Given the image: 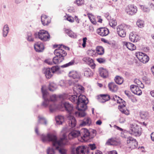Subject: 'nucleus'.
Listing matches in <instances>:
<instances>
[{"label": "nucleus", "mask_w": 154, "mask_h": 154, "mask_svg": "<svg viewBox=\"0 0 154 154\" xmlns=\"http://www.w3.org/2000/svg\"><path fill=\"white\" fill-rule=\"evenodd\" d=\"M42 142L51 141L53 143L54 146L56 147V149L58 150L61 154H66L67 151L63 148H61L62 146L66 144L67 139L65 134L63 135V137L58 140L56 136L53 134L48 133L47 135L42 134L41 136Z\"/></svg>", "instance_id": "1"}, {"label": "nucleus", "mask_w": 154, "mask_h": 154, "mask_svg": "<svg viewBox=\"0 0 154 154\" xmlns=\"http://www.w3.org/2000/svg\"><path fill=\"white\" fill-rule=\"evenodd\" d=\"M46 86H43L42 87L41 89L43 94V98L44 100L42 105L46 107L49 105V109L50 112H54L57 109H60V107L57 106L53 102L57 100V97L55 95L50 96L45 90Z\"/></svg>", "instance_id": "2"}, {"label": "nucleus", "mask_w": 154, "mask_h": 154, "mask_svg": "<svg viewBox=\"0 0 154 154\" xmlns=\"http://www.w3.org/2000/svg\"><path fill=\"white\" fill-rule=\"evenodd\" d=\"M67 98L72 102L77 104L76 108L78 110H85L87 108V104L88 103L87 98L84 95L80 94L69 95Z\"/></svg>", "instance_id": "3"}, {"label": "nucleus", "mask_w": 154, "mask_h": 154, "mask_svg": "<svg viewBox=\"0 0 154 154\" xmlns=\"http://www.w3.org/2000/svg\"><path fill=\"white\" fill-rule=\"evenodd\" d=\"M58 48L55 50L54 52L55 56L53 58L52 61L53 63L55 64H58L64 60V57L67 55L66 52L61 48H63L68 50H69L68 47L63 45H61Z\"/></svg>", "instance_id": "4"}, {"label": "nucleus", "mask_w": 154, "mask_h": 154, "mask_svg": "<svg viewBox=\"0 0 154 154\" xmlns=\"http://www.w3.org/2000/svg\"><path fill=\"white\" fill-rule=\"evenodd\" d=\"M62 105L64 107L66 111L69 113L67 118L69 126L72 128L74 127L76 125V121L74 117L71 115L73 110V106L67 102L64 103Z\"/></svg>", "instance_id": "5"}, {"label": "nucleus", "mask_w": 154, "mask_h": 154, "mask_svg": "<svg viewBox=\"0 0 154 154\" xmlns=\"http://www.w3.org/2000/svg\"><path fill=\"white\" fill-rule=\"evenodd\" d=\"M34 35L36 38H38L43 41H47L50 38L48 32L44 30H40L38 32L35 33Z\"/></svg>", "instance_id": "6"}, {"label": "nucleus", "mask_w": 154, "mask_h": 154, "mask_svg": "<svg viewBox=\"0 0 154 154\" xmlns=\"http://www.w3.org/2000/svg\"><path fill=\"white\" fill-rule=\"evenodd\" d=\"M130 133L135 136H140L141 134L140 128L135 124H132L130 125Z\"/></svg>", "instance_id": "7"}, {"label": "nucleus", "mask_w": 154, "mask_h": 154, "mask_svg": "<svg viewBox=\"0 0 154 154\" xmlns=\"http://www.w3.org/2000/svg\"><path fill=\"white\" fill-rule=\"evenodd\" d=\"M72 154H88L85 147L84 146H79L76 148H72L71 150Z\"/></svg>", "instance_id": "8"}, {"label": "nucleus", "mask_w": 154, "mask_h": 154, "mask_svg": "<svg viewBox=\"0 0 154 154\" xmlns=\"http://www.w3.org/2000/svg\"><path fill=\"white\" fill-rule=\"evenodd\" d=\"M136 56L141 62H143L144 63H146L149 60V57L142 52H136Z\"/></svg>", "instance_id": "9"}, {"label": "nucleus", "mask_w": 154, "mask_h": 154, "mask_svg": "<svg viewBox=\"0 0 154 154\" xmlns=\"http://www.w3.org/2000/svg\"><path fill=\"white\" fill-rule=\"evenodd\" d=\"M125 11L128 14L133 15L137 13V9L136 6L132 5H129L126 7Z\"/></svg>", "instance_id": "10"}, {"label": "nucleus", "mask_w": 154, "mask_h": 154, "mask_svg": "<svg viewBox=\"0 0 154 154\" xmlns=\"http://www.w3.org/2000/svg\"><path fill=\"white\" fill-rule=\"evenodd\" d=\"M125 28L126 26L125 24H121L118 26L117 28V32L119 36L124 37L126 36Z\"/></svg>", "instance_id": "11"}, {"label": "nucleus", "mask_w": 154, "mask_h": 154, "mask_svg": "<svg viewBox=\"0 0 154 154\" xmlns=\"http://www.w3.org/2000/svg\"><path fill=\"white\" fill-rule=\"evenodd\" d=\"M127 143L128 144L129 147L131 149H133L137 147V142L136 140L131 137L128 138Z\"/></svg>", "instance_id": "12"}, {"label": "nucleus", "mask_w": 154, "mask_h": 154, "mask_svg": "<svg viewBox=\"0 0 154 154\" xmlns=\"http://www.w3.org/2000/svg\"><path fill=\"white\" fill-rule=\"evenodd\" d=\"M90 133L85 128L82 129L80 131V136L84 140L86 141L90 138Z\"/></svg>", "instance_id": "13"}, {"label": "nucleus", "mask_w": 154, "mask_h": 154, "mask_svg": "<svg viewBox=\"0 0 154 154\" xmlns=\"http://www.w3.org/2000/svg\"><path fill=\"white\" fill-rule=\"evenodd\" d=\"M73 89L74 91L78 95L83 93L84 91V88L79 85H75L73 87Z\"/></svg>", "instance_id": "14"}, {"label": "nucleus", "mask_w": 154, "mask_h": 154, "mask_svg": "<svg viewBox=\"0 0 154 154\" xmlns=\"http://www.w3.org/2000/svg\"><path fill=\"white\" fill-rule=\"evenodd\" d=\"M130 89L132 92L135 94L140 95L142 93L141 90L139 89L138 86L131 85L130 86Z\"/></svg>", "instance_id": "15"}, {"label": "nucleus", "mask_w": 154, "mask_h": 154, "mask_svg": "<svg viewBox=\"0 0 154 154\" xmlns=\"http://www.w3.org/2000/svg\"><path fill=\"white\" fill-rule=\"evenodd\" d=\"M34 48L36 51L40 52L43 51L44 46L42 43L40 42H38L34 44Z\"/></svg>", "instance_id": "16"}, {"label": "nucleus", "mask_w": 154, "mask_h": 154, "mask_svg": "<svg viewBox=\"0 0 154 154\" xmlns=\"http://www.w3.org/2000/svg\"><path fill=\"white\" fill-rule=\"evenodd\" d=\"M97 32L99 35L102 36L107 35L109 32V30L106 28H101L98 29Z\"/></svg>", "instance_id": "17"}, {"label": "nucleus", "mask_w": 154, "mask_h": 154, "mask_svg": "<svg viewBox=\"0 0 154 154\" xmlns=\"http://www.w3.org/2000/svg\"><path fill=\"white\" fill-rule=\"evenodd\" d=\"M106 144L108 145L118 146L120 145L121 143L119 141L116 140L115 139L111 138L108 140Z\"/></svg>", "instance_id": "18"}, {"label": "nucleus", "mask_w": 154, "mask_h": 154, "mask_svg": "<svg viewBox=\"0 0 154 154\" xmlns=\"http://www.w3.org/2000/svg\"><path fill=\"white\" fill-rule=\"evenodd\" d=\"M69 75L71 78L75 79V81L76 82L78 81V80L80 78V75L79 73L75 71L69 72Z\"/></svg>", "instance_id": "19"}, {"label": "nucleus", "mask_w": 154, "mask_h": 154, "mask_svg": "<svg viewBox=\"0 0 154 154\" xmlns=\"http://www.w3.org/2000/svg\"><path fill=\"white\" fill-rule=\"evenodd\" d=\"M99 102L103 103L110 99V96L108 94H100L99 96Z\"/></svg>", "instance_id": "20"}, {"label": "nucleus", "mask_w": 154, "mask_h": 154, "mask_svg": "<svg viewBox=\"0 0 154 154\" xmlns=\"http://www.w3.org/2000/svg\"><path fill=\"white\" fill-rule=\"evenodd\" d=\"M41 21L42 24L44 26L47 25L51 22L50 19L44 14L42 15Z\"/></svg>", "instance_id": "21"}, {"label": "nucleus", "mask_w": 154, "mask_h": 154, "mask_svg": "<svg viewBox=\"0 0 154 154\" xmlns=\"http://www.w3.org/2000/svg\"><path fill=\"white\" fill-rule=\"evenodd\" d=\"M99 72L100 75L102 77L106 78L108 77V72L106 69L102 68H100Z\"/></svg>", "instance_id": "22"}, {"label": "nucleus", "mask_w": 154, "mask_h": 154, "mask_svg": "<svg viewBox=\"0 0 154 154\" xmlns=\"http://www.w3.org/2000/svg\"><path fill=\"white\" fill-rule=\"evenodd\" d=\"M129 38L130 40L134 42H137L139 39V36L136 34H134L133 32L130 33Z\"/></svg>", "instance_id": "23"}, {"label": "nucleus", "mask_w": 154, "mask_h": 154, "mask_svg": "<svg viewBox=\"0 0 154 154\" xmlns=\"http://www.w3.org/2000/svg\"><path fill=\"white\" fill-rule=\"evenodd\" d=\"M80 135V131H74L70 132L68 135V137L69 139Z\"/></svg>", "instance_id": "24"}, {"label": "nucleus", "mask_w": 154, "mask_h": 154, "mask_svg": "<svg viewBox=\"0 0 154 154\" xmlns=\"http://www.w3.org/2000/svg\"><path fill=\"white\" fill-rule=\"evenodd\" d=\"M108 87L109 90L112 92H116L118 90V87L113 82L109 83Z\"/></svg>", "instance_id": "25"}, {"label": "nucleus", "mask_w": 154, "mask_h": 154, "mask_svg": "<svg viewBox=\"0 0 154 154\" xmlns=\"http://www.w3.org/2000/svg\"><path fill=\"white\" fill-rule=\"evenodd\" d=\"M123 45L124 46H125L130 50H134L136 49V46L133 44L129 42H124Z\"/></svg>", "instance_id": "26"}, {"label": "nucleus", "mask_w": 154, "mask_h": 154, "mask_svg": "<svg viewBox=\"0 0 154 154\" xmlns=\"http://www.w3.org/2000/svg\"><path fill=\"white\" fill-rule=\"evenodd\" d=\"M44 73L46 77L48 79H50L53 75V73L50 68L45 69L44 70Z\"/></svg>", "instance_id": "27"}, {"label": "nucleus", "mask_w": 154, "mask_h": 154, "mask_svg": "<svg viewBox=\"0 0 154 154\" xmlns=\"http://www.w3.org/2000/svg\"><path fill=\"white\" fill-rule=\"evenodd\" d=\"M125 105L124 104L122 105H120L119 106V109L122 113L128 115L129 114V112L128 110L125 109Z\"/></svg>", "instance_id": "28"}, {"label": "nucleus", "mask_w": 154, "mask_h": 154, "mask_svg": "<svg viewBox=\"0 0 154 154\" xmlns=\"http://www.w3.org/2000/svg\"><path fill=\"white\" fill-rule=\"evenodd\" d=\"M83 71L84 75L86 77H90L92 75V72L90 69L89 68H84Z\"/></svg>", "instance_id": "29"}, {"label": "nucleus", "mask_w": 154, "mask_h": 154, "mask_svg": "<svg viewBox=\"0 0 154 154\" xmlns=\"http://www.w3.org/2000/svg\"><path fill=\"white\" fill-rule=\"evenodd\" d=\"M91 120L90 118H87L85 119L80 124V125L82 126L85 125L89 126L91 124Z\"/></svg>", "instance_id": "30"}, {"label": "nucleus", "mask_w": 154, "mask_h": 154, "mask_svg": "<svg viewBox=\"0 0 154 154\" xmlns=\"http://www.w3.org/2000/svg\"><path fill=\"white\" fill-rule=\"evenodd\" d=\"M51 142V141H47L44 143L47 142ZM51 142H52V141ZM53 147H49L47 149V154H55V150L53 147H54L56 150H58L57 149H56V147L55 146H54L53 145Z\"/></svg>", "instance_id": "31"}, {"label": "nucleus", "mask_w": 154, "mask_h": 154, "mask_svg": "<svg viewBox=\"0 0 154 154\" xmlns=\"http://www.w3.org/2000/svg\"><path fill=\"white\" fill-rule=\"evenodd\" d=\"M55 120L57 124L60 125L64 122V118L63 116L59 115L56 117Z\"/></svg>", "instance_id": "32"}, {"label": "nucleus", "mask_w": 154, "mask_h": 154, "mask_svg": "<svg viewBox=\"0 0 154 154\" xmlns=\"http://www.w3.org/2000/svg\"><path fill=\"white\" fill-rule=\"evenodd\" d=\"M51 69L52 73H56L57 74L60 73V68L58 66H52Z\"/></svg>", "instance_id": "33"}, {"label": "nucleus", "mask_w": 154, "mask_h": 154, "mask_svg": "<svg viewBox=\"0 0 154 154\" xmlns=\"http://www.w3.org/2000/svg\"><path fill=\"white\" fill-rule=\"evenodd\" d=\"M9 28L7 25H5L3 27V34L4 37H6L9 32Z\"/></svg>", "instance_id": "34"}, {"label": "nucleus", "mask_w": 154, "mask_h": 154, "mask_svg": "<svg viewBox=\"0 0 154 154\" xmlns=\"http://www.w3.org/2000/svg\"><path fill=\"white\" fill-rule=\"evenodd\" d=\"M96 51L97 54L100 55H103L104 53V49L102 46L97 47L96 48Z\"/></svg>", "instance_id": "35"}, {"label": "nucleus", "mask_w": 154, "mask_h": 154, "mask_svg": "<svg viewBox=\"0 0 154 154\" xmlns=\"http://www.w3.org/2000/svg\"><path fill=\"white\" fill-rule=\"evenodd\" d=\"M114 80L115 82L119 85L122 84L123 82V78L119 76H116L115 77Z\"/></svg>", "instance_id": "36"}, {"label": "nucleus", "mask_w": 154, "mask_h": 154, "mask_svg": "<svg viewBox=\"0 0 154 154\" xmlns=\"http://www.w3.org/2000/svg\"><path fill=\"white\" fill-rule=\"evenodd\" d=\"M38 124L41 123L42 124H44L45 125H47V121L44 117L39 116L38 117Z\"/></svg>", "instance_id": "37"}, {"label": "nucleus", "mask_w": 154, "mask_h": 154, "mask_svg": "<svg viewBox=\"0 0 154 154\" xmlns=\"http://www.w3.org/2000/svg\"><path fill=\"white\" fill-rule=\"evenodd\" d=\"M140 115L141 118L143 119H148L149 116L148 113L146 111L141 112Z\"/></svg>", "instance_id": "38"}, {"label": "nucleus", "mask_w": 154, "mask_h": 154, "mask_svg": "<svg viewBox=\"0 0 154 154\" xmlns=\"http://www.w3.org/2000/svg\"><path fill=\"white\" fill-rule=\"evenodd\" d=\"M57 88V86L54 82H51L50 83L49 89L50 91H53L56 89Z\"/></svg>", "instance_id": "39"}, {"label": "nucleus", "mask_w": 154, "mask_h": 154, "mask_svg": "<svg viewBox=\"0 0 154 154\" xmlns=\"http://www.w3.org/2000/svg\"><path fill=\"white\" fill-rule=\"evenodd\" d=\"M65 32L70 37L74 38L76 37V35L71 30L67 29L65 30Z\"/></svg>", "instance_id": "40"}, {"label": "nucleus", "mask_w": 154, "mask_h": 154, "mask_svg": "<svg viewBox=\"0 0 154 154\" xmlns=\"http://www.w3.org/2000/svg\"><path fill=\"white\" fill-rule=\"evenodd\" d=\"M92 69H94L95 67V65L94 63V60L90 58L89 61L87 63Z\"/></svg>", "instance_id": "41"}, {"label": "nucleus", "mask_w": 154, "mask_h": 154, "mask_svg": "<svg viewBox=\"0 0 154 154\" xmlns=\"http://www.w3.org/2000/svg\"><path fill=\"white\" fill-rule=\"evenodd\" d=\"M137 26L139 28H142L144 26V21L140 19L138 20L136 23Z\"/></svg>", "instance_id": "42"}, {"label": "nucleus", "mask_w": 154, "mask_h": 154, "mask_svg": "<svg viewBox=\"0 0 154 154\" xmlns=\"http://www.w3.org/2000/svg\"><path fill=\"white\" fill-rule=\"evenodd\" d=\"M109 21L110 26L112 27H114L117 24L116 20L113 19H111Z\"/></svg>", "instance_id": "43"}, {"label": "nucleus", "mask_w": 154, "mask_h": 154, "mask_svg": "<svg viewBox=\"0 0 154 154\" xmlns=\"http://www.w3.org/2000/svg\"><path fill=\"white\" fill-rule=\"evenodd\" d=\"M74 63V61H72L68 63L61 66V67L62 68H66L68 67L73 64Z\"/></svg>", "instance_id": "44"}, {"label": "nucleus", "mask_w": 154, "mask_h": 154, "mask_svg": "<svg viewBox=\"0 0 154 154\" xmlns=\"http://www.w3.org/2000/svg\"><path fill=\"white\" fill-rule=\"evenodd\" d=\"M27 39L28 41L29 42H33L34 41V38L32 37V34L31 32L28 33Z\"/></svg>", "instance_id": "45"}, {"label": "nucleus", "mask_w": 154, "mask_h": 154, "mask_svg": "<svg viewBox=\"0 0 154 154\" xmlns=\"http://www.w3.org/2000/svg\"><path fill=\"white\" fill-rule=\"evenodd\" d=\"M141 9L143 11L146 12H149V9L147 7L143 5L140 6Z\"/></svg>", "instance_id": "46"}, {"label": "nucleus", "mask_w": 154, "mask_h": 154, "mask_svg": "<svg viewBox=\"0 0 154 154\" xmlns=\"http://www.w3.org/2000/svg\"><path fill=\"white\" fill-rule=\"evenodd\" d=\"M87 109V108L85 110H78L79 111H81L79 113V117H82L85 116L86 114L84 111Z\"/></svg>", "instance_id": "47"}, {"label": "nucleus", "mask_w": 154, "mask_h": 154, "mask_svg": "<svg viewBox=\"0 0 154 154\" xmlns=\"http://www.w3.org/2000/svg\"><path fill=\"white\" fill-rule=\"evenodd\" d=\"M96 60L100 63H104L106 62V60L104 58H100L97 59Z\"/></svg>", "instance_id": "48"}, {"label": "nucleus", "mask_w": 154, "mask_h": 154, "mask_svg": "<svg viewBox=\"0 0 154 154\" xmlns=\"http://www.w3.org/2000/svg\"><path fill=\"white\" fill-rule=\"evenodd\" d=\"M117 102L118 103H122V104H121L120 105H122L123 104H125V102L119 97H118V100H117Z\"/></svg>", "instance_id": "49"}, {"label": "nucleus", "mask_w": 154, "mask_h": 154, "mask_svg": "<svg viewBox=\"0 0 154 154\" xmlns=\"http://www.w3.org/2000/svg\"><path fill=\"white\" fill-rule=\"evenodd\" d=\"M66 19L67 20L71 23H73L74 22L73 18L71 16H69L68 15L67 16V17L66 18Z\"/></svg>", "instance_id": "50"}, {"label": "nucleus", "mask_w": 154, "mask_h": 154, "mask_svg": "<svg viewBox=\"0 0 154 154\" xmlns=\"http://www.w3.org/2000/svg\"><path fill=\"white\" fill-rule=\"evenodd\" d=\"M74 21L76 22L77 23H79L80 20L78 18V17L76 16H75V17L73 18Z\"/></svg>", "instance_id": "51"}, {"label": "nucleus", "mask_w": 154, "mask_h": 154, "mask_svg": "<svg viewBox=\"0 0 154 154\" xmlns=\"http://www.w3.org/2000/svg\"><path fill=\"white\" fill-rule=\"evenodd\" d=\"M76 3L78 5H81L84 3V1L83 0H76Z\"/></svg>", "instance_id": "52"}, {"label": "nucleus", "mask_w": 154, "mask_h": 154, "mask_svg": "<svg viewBox=\"0 0 154 154\" xmlns=\"http://www.w3.org/2000/svg\"><path fill=\"white\" fill-rule=\"evenodd\" d=\"M87 40V38L86 37H85L83 38V43L82 44V46L83 48H85V47Z\"/></svg>", "instance_id": "53"}, {"label": "nucleus", "mask_w": 154, "mask_h": 154, "mask_svg": "<svg viewBox=\"0 0 154 154\" xmlns=\"http://www.w3.org/2000/svg\"><path fill=\"white\" fill-rule=\"evenodd\" d=\"M118 97L116 95H114L112 97H111L110 99L114 100L115 101H117L118 100Z\"/></svg>", "instance_id": "54"}, {"label": "nucleus", "mask_w": 154, "mask_h": 154, "mask_svg": "<svg viewBox=\"0 0 154 154\" xmlns=\"http://www.w3.org/2000/svg\"><path fill=\"white\" fill-rule=\"evenodd\" d=\"M45 63H47L49 65H52V63H53L52 62V61L51 60H49V59H48V60H45Z\"/></svg>", "instance_id": "55"}, {"label": "nucleus", "mask_w": 154, "mask_h": 154, "mask_svg": "<svg viewBox=\"0 0 154 154\" xmlns=\"http://www.w3.org/2000/svg\"><path fill=\"white\" fill-rule=\"evenodd\" d=\"M105 17L109 21L111 19L110 16L109 15V14L108 13L105 14Z\"/></svg>", "instance_id": "56"}, {"label": "nucleus", "mask_w": 154, "mask_h": 154, "mask_svg": "<svg viewBox=\"0 0 154 154\" xmlns=\"http://www.w3.org/2000/svg\"><path fill=\"white\" fill-rule=\"evenodd\" d=\"M89 147L91 150H94L96 148L95 145L94 144H90Z\"/></svg>", "instance_id": "57"}, {"label": "nucleus", "mask_w": 154, "mask_h": 154, "mask_svg": "<svg viewBox=\"0 0 154 154\" xmlns=\"http://www.w3.org/2000/svg\"><path fill=\"white\" fill-rule=\"evenodd\" d=\"M89 58H90L88 57H85L83 58L82 60L87 63L88 61H89Z\"/></svg>", "instance_id": "58"}, {"label": "nucleus", "mask_w": 154, "mask_h": 154, "mask_svg": "<svg viewBox=\"0 0 154 154\" xmlns=\"http://www.w3.org/2000/svg\"><path fill=\"white\" fill-rule=\"evenodd\" d=\"M134 82L136 84L138 85H139L140 84H141L140 83L142 82L140 81L138 79H136L134 81Z\"/></svg>", "instance_id": "59"}, {"label": "nucleus", "mask_w": 154, "mask_h": 154, "mask_svg": "<svg viewBox=\"0 0 154 154\" xmlns=\"http://www.w3.org/2000/svg\"><path fill=\"white\" fill-rule=\"evenodd\" d=\"M119 121L120 123H123L125 121V119L123 117H121L120 118Z\"/></svg>", "instance_id": "60"}, {"label": "nucleus", "mask_w": 154, "mask_h": 154, "mask_svg": "<svg viewBox=\"0 0 154 154\" xmlns=\"http://www.w3.org/2000/svg\"><path fill=\"white\" fill-rule=\"evenodd\" d=\"M108 154H118L117 152L115 150H112L109 151Z\"/></svg>", "instance_id": "61"}, {"label": "nucleus", "mask_w": 154, "mask_h": 154, "mask_svg": "<svg viewBox=\"0 0 154 154\" xmlns=\"http://www.w3.org/2000/svg\"><path fill=\"white\" fill-rule=\"evenodd\" d=\"M101 41L103 42L104 43H107L108 44H110V42L108 40H106L104 38H102Z\"/></svg>", "instance_id": "62"}, {"label": "nucleus", "mask_w": 154, "mask_h": 154, "mask_svg": "<svg viewBox=\"0 0 154 154\" xmlns=\"http://www.w3.org/2000/svg\"><path fill=\"white\" fill-rule=\"evenodd\" d=\"M115 128H116L118 130H119L120 131H123V129L122 128L119 127V126H117L116 125H114V126Z\"/></svg>", "instance_id": "63"}, {"label": "nucleus", "mask_w": 154, "mask_h": 154, "mask_svg": "<svg viewBox=\"0 0 154 154\" xmlns=\"http://www.w3.org/2000/svg\"><path fill=\"white\" fill-rule=\"evenodd\" d=\"M151 138L152 140L154 141V132H153L151 134Z\"/></svg>", "instance_id": "64"}]
</instances>
